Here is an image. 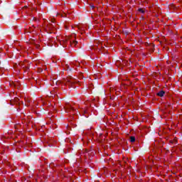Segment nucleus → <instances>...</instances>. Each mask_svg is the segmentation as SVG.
<instances>
[{
  "label": "nucleus",
  "mask_w": 182,
  "mask_h": 182,
  "mask_svg": "<svg viewBox=\"0 0 182 182\" xmlns=\"http://www.w3.org/2000/svg\"><path fill=\"white\" fill-rule=\"evenodd\" d=\"M57 42L65 48L67 45L68 46H76L77 41H76V34L73 33L70 36H58L56 38Z\"/></svg>",
  "instance_id": "nucleus-1"
},
{
  "label": "nucleus",
  "mask_w": 182,
  "mask_h": 182,
  "mask_svg": "<svg viewBox=\"0 0 182 182\" xmlns=\"http://www.w3.org/2000/svg\"><path fill=\"white\" fill-rule=\"evenodd\" d=\"M65 110L66 113H70V114H75L76 113V109L70 105H66Z\"/></svg>",
  "instance_id": "nucleus-2"
},
{
  "label": "nucleus",
  "mask_w": 182,
  "mask_h": 182,
  "mask_svg": "<svg viewBox=\"0 0 182 182\" xmlns=\"http://www.w3.org/2000/svg\"><path fill=\"white\" fill-rule=\"evenodd\" d=\"M66 82L67 85H68V86H70V85H73V83H75V80H73V78H67Z\"/></svg>",
  "instance_id": "nucleus-3"
},
{
  "label": "nucleus",
  "mask_w": 182,
  "mask_h": 182,
  "mask_svg": "<svg viewBox=\"0 0 182 182\" xmlns=\"http://www.w3.org/2000/svg\"><path fill=\"white\" fill-rule=\"evenodd\" d=\"M158 96H160V97H163L164 96V91H160L158 92Z\"/></svg>",
  "instance_id": "nucleus-4"
},
{
  "label": "nucleus",
  "mask_w": 182,
  "mask_h": 182,
  "mask_svg": "<svg viewBox=\"0 0 182 182\" xmlns=\"http://www.w3.org/2000/svg\"><path fill=\"white\" fill-rule=\"evenodd\" d=\"M80 31H81L82 33H83V32H85V27H83L82 26L79 27Z\"/></svg>",
  "instance_id": "nucleus-5"
},
{
  "label": "nucleus",
  "mask_w": 182,
  "mask_h": 182,
  "mask_svg": "<svg viewBox=\"0 0 182 182\" xmlns=\"http://www.w3.org/2000/svg\"><path fill=\"white\" fill-rule=\"evenodd\" d=\"M130 141L132 143H134V141H136V138L134 136H131L130 137Z\"/></svg>",
  "instance_id": "nucleus-6"
},
{
  "label": "nucleus",
  "mask_w": 182,
  "mask_h": 182,
  "mask_svg": "<svg viewBox=\"0 0 182 182\" xmlns=\"http://www.w3.org/2000/svg\"><path fill=\"white\" fill-rule=\"evenodd\" d=\"M138 11H139V12H140V14H144V9H138Z\"/></svg>",
  "instance_id": "nucleus-7"
},
{
  "label": "nucleus",
  "mask_w": 182,
  "mask_h": 182,
  "mask_svg": "<svg viewBox=\"0 0 182 182\" xmlns=\"http://www.w3.org/2000/svg\"><path fill=\"white\" fill-rule=\"evenodd\" d=\"M52 28H53V25H48L47 26V29H52Z\"/></svg>",
  "instance_id": "nucleus-8"
},
{
  "label": "nucleus",
  "mask_w": 182,
  "mask_h": 182,
  "mask_svg": "<svg viewBox=\"0 0 182 182\" xmlns=\"http://www.w3.org/2000/svg\"><path fill=\"white\" fill-rule=\"evenodd\" d=\"M13 85H14V86L15 87H16V88L18 89V85H18V82H16V83L14 82Z\"/></svg>",
  "instance_id": "nucleus-9"
},
{
  "label": "nucleus",
  "mask_w": 182,
  "mask_h": 182,
  "mask_svg": "<svg viewBox=\"0 0 182 182\" xmlns=\"http://www.w3.org/2000/svg\"><path fill=\"white\" fill-rule=\"evenodd\" d=\"M84 113H85V114H86V113H87V110L85 109Z\"/></svg>",
  "instance_id": "nucleus-10"
},
{
  "label": "nucleus",
  "mask_w": 182,
  "mask_h": 182,
  "mask_svg": "<svg viewBox=\"0 0 182 182\" xmlns=\"http://www.w3.org/2000/svg\"><path fill=\"white\" fill-rule=\"evenodd\" d=\"M20 65H21V68H25V66L23 65H22V63Z\"/></svg>",
  "instance_id": "nucleus-11"
},
{
  "label": "nucleus",
  "mask_w": 182,
  "mask_h": 182,
  "mask_svg": "<svg viewBox=\"0 0 182 182\" xmlns=\"http://www.w3.org/2000/svg\"><path fill=\"white\" fill-rule=\"evenodd\" d=\"M18 100H19V99H18V98H16V99H15V101H16V102H18Z\"/></svg>",
  "instance_id": "nucleus-12"
},
{
  "label": "nucleus",
  "mask_w": 182,
  "mask_h": 182,
  "mask_svg": "<svg viewBox=\"0 0 182 182\" xmlns=\"http://www.w3.org/2000/svg\"><path fill=\"white\" fill-rule=\"evenodd\" d=\"M52 23H55V21H53Z\"/></svg>",
  "instance_id": "nucleus-13"
},
{
  "label": "nucleus",
  "mask_w": 182,
  "mask_h": 182,
  "mask_svg": "<svg viewBox=\"0 0 182 182\" xmlns=\"http://www.w3.org/2000/svg\"><path fill=\"white\" fill-rule=\"evenodd\" d=\"M39 72H42V70H40Z\"/></svg>",
  "instance_id": "nucleus-14"
}]
</instances>
